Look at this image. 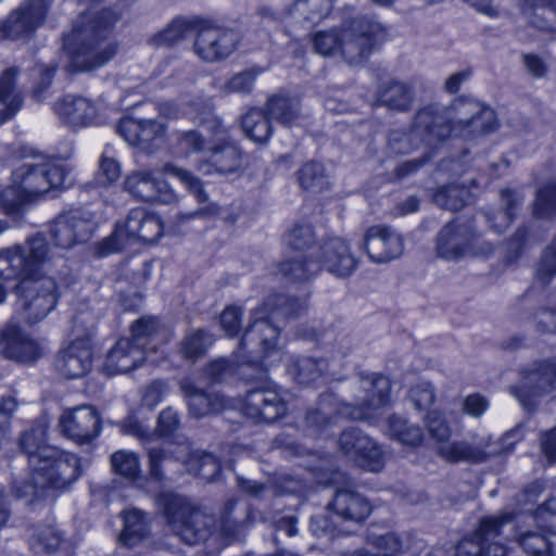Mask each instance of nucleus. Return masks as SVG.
<instances>
[{
  "label": "nucleus",
  "instance_id": "1",
  "mask_svg": "<svg viewBox=\"0 0 556 556\" xmlns=\"http://www.w3.org/2000/svg\"><path fill=\"white\" fill-rule=\"evenodd\" d=\"M53 257L42 236L0 252V277L7 282L18 280L12 287L18 296L14 315L20 321L36 325L55 307L58 285L53 277L46 275Z\"/></svg>",
  "mask_w": 556,
  "mask_h": 556
},
{
  "label": "nucleus",
  "instance_id": "2",
  "mask_svg": "<svg viewBox=\"0 0 556 556\" xmlns=\"http://www.w3.org/2000/svg\"><path fill=\"white\" fill-rule=\"evenodd\" d=\"M46 420H41L21 440V447L28 456L29 472L15 479L12 492L29 503L48 497L53 490L64 489L81 473L79 458L72 453L59 451L46 442Z\"/></svg>",
  "mask_w": 556,
  "mask_h": 556
},
{
  "label": "nucleus",
  "instance_id": "3",
  "mask_svg": "<svg viewBox=\"0 0 556 556\" xmlns=\"http://www.w3.org/2000/svg\"><path fill=\"white\" fill-rule=\"evenodd\" d=\"M412 126L424 140L444 142L452 136L465 140L497 131L500 123L494 110L470 96H456L450 105L429 103L418 109Z\"/></svg>",
  "mask_w": 556,
  "mask_h": 556
},
{
  "label": "nucleus",
  "instance_id": "4",
  "mask_svg": "<svg viewBox=\"0 0 556 556\" xmlns=\"http://www.w3.org/2000/svg\"><path fill=\"white\" fill-rule=\"evenodd\" d=\"M384 31L382 24L371 17L361 14L345 18L340 27L315 30V53L340 54L344 59L352 55L365 58L379 43Z\"/></svg>",
  "mask_w": 556,
  "mask_h": 556
},
{
  "label": "nucleus",
  "instance_id": "5",
  "mask_svg": "<svg viewBox=\"0 0 556 556\" xmlns=\"http://www.w3.org/2000/svg\"><path fill=\"white\" fill-rule=\"evenodd\" d=\"M71 184L70 174L59 163L23 164L13 173L12 185L0 194V203L8 214L40 195Z\"/></svg>",
  "mask_w": 556,
  "mask_h": 556
},
{
  "label": "nucleus",
  "instance_id": "6",
  "mask_svg": "<svg viewBox=\"0 0 556 556\" xmlns=\"http://www.w3.org/2000/svg\"><path fill=\"white\" fill-rule=\"evenodd\" d=\"M111 21L83 16L75 28L65 36L64 49L79 71H90L108 63L116 53V46L105 40Z\"/></svg>",
  "mask_w": 556,
  "mask_h": 556
},
{
  "label": "nucleus",
  "instance_id": "7",
  "mask_svg": "<svg viewBox=\"0 0 556 556\" xmlns=\"http://www.w3.org/2000/svg\"><path fill=\"white\" fill-rule=\"evenodd\" d=\"M164 513L172 530L187 544L208 539L227 541L235 534V525L227 520L217 526L212 516L192 508L186 498L178 495L164 497Z\"/></svg>",
  "mask_w": 556,
  "mask_h": 556
},
{
  "label": "nucleus",
  "instance_id": "8",
  "mask_svg": "<svg viewBox=\"0 0 556 556\" xmlns=\"http://www.w3.org/2000/svg\"><path fill=\"white\" fill-rule=\"evenodd\" d=\"M167 331L154 317H143L131 327V338L119 339L110 350L103 364L109 375L126 374L141 366L149 351L165 342Z\"/></svg>",
  "mask_w": 556,
  "mask_h": 556
},
{
  "label": "nucleus",
  "instance_id": "9",
  "mask_svg": "<svg viewBox=\"0 0 556 556\" xmlns=\"http://www.w3.org/2000/svg\"><path fill=\"white\" fill-rule=\"evenodd\" d=\"M163 224L159 216L143 207H136L127 216L117 222L114 232L99 248L104 256L134 244H153L163 235Z\"/></svg>",
  "mask_w": 556,
  "mask_h": 556
},
{
  "label": "nucleus",
  "instance_id": "10",
  "mask_svg": "<svg viewBox=\"0 0 556 556\" xmlns=\"http://www.w3.org/2000/svg\"><path fill=\"white\" fill-rule=\"evenodd\" d=\"M285 302V296L274 295L254 309L253 321L247 329L240 346L249 362H261L276 350L279 329L273 323Z\"/></svg>",
  "mask_w": 556,
  "mask_h": 556
},
{
  "label": "nucleus",
  "instance_id": "11",
  "mask_svg": "<svg viewBox=\"0 0 556 556\" xmlns=\"http://www.w3.org/2000/svg\"><path fill=\"white\" fill-rule=\"evenodd\" d=\"M480 233L473 217L452 218L440 228L434 238L438 257L444 261H458L469 253H477Z\"/></svg>",
  "mask_w": 556,
  "mask_h": 556
},
{
  "label": "nucleus",
  "instance_id": "12",
  "mask_svg": "<svg viewBox=\"0 0 556 556\" xmlns=\"http://www.w3.org/2000/svg\"><path fill=\"white\" fill-rule=\"evenodd\" d=\"M337 446L340 455L359 469L379 472L386 466L384 452L380 444L359 428L341 430Z\"/></svg>",
  "mask_w": 556,
  "mask_h": 556
},
{
  "label": "nucleus",
  "instance_id": "13",
  "mask_svg": "<svg viewBox=\"0 0 556 556\" xmlns=\"http://www.w3.org/2000/svg\"><path fill=\"white\" fill-rule=\"evenodd\" d=\"M521 383L514 388L515 396L527 409H534L539 397L556 392V358L535 359L520 369Z\"/></svg>",
  "mask_w": 556,
  "mask_h": 556
},
{
  "label": "nucleus",
  "instance_id": "14",
  "mask_svg": "<svg viewBox=\"0 0 556 556\" xmlns=\"http://www.w3.org/2000/svg\"><path fill=\"white\" fill-rule=\"evenodd\" d=\"M315 254V264L338 278H349L354 274L358 260L351 251L348 240L341 237H327L319 244Z\"/></svg>",
  "mask_w": 556,
  "mask_h": 556
},
{
  "label": "nucleus",
  "instance_id": "15",
  "mask_svg": "<svg viewBox=\"0 0 556 556\" xmlns=\"http://www.w3.org/2000/svg\"><path fill=\"white\" fill-rule=\"evenodd\" d=\"M124 188L132 197L142 201H157L173 203L177 201V194L163 179L161 172L141 168L128 174L124 181Z\"/></svg>",
  "mask_w": 556,
  "mask_h": 556
},
{
  "label": "nucleus",
  "instance_id": "16",
  "mask_svg": "<svg viewBox=\"0 0 556 556\" xmlns=\"http://www.w3.org/2000/svg\"><path fill=\"white\" fill-rule=\"evenodd\" d=\"M362 248L377 264L390 262L404 253V237L386 224H376L365 231Z\"/></svg>",
  "mask_w": 556,
  "mask_h": 556
},
{
  "label": "nucleus",
  "instance_id": "17",
  "mask_svg": "<svg viewBox=\"0 0 556 556\" xmlns=\"http://www.w3.org/2000/svg\"><path fill=\"white\" fill-rule=\"evenodd\" d=\"M238 36L232 30L213 25L202 26L194 39V53L202 60L214 62L228 58L236 49Z\"/></svg>",
  "mask_w": 556,
  "mask_h": 556
},
{
  "label": "nucleus",
  "instance_id": "18",
  "mask_svg": "<svg viewBox=\"0 0 556 556\" xmlns=\"http://www.w3.org/2000/svg\"><path fill=\"white\" fill-rule=\"evenodd\" d=\"M327 510L342 521L364 522L372 511L368 497L353 486H339L327 503Z\"/></svg>",
  "mask_w": 556,
  "mask_h": 556
},
{
  "label": "nucleus",
  "instance_id": "19",
  "mask_svg": "<svg viewBox=\"0 0 556 556\" xmlns=\"http://www.w3.org/2000/svg\"><path fill=\"white\" fill-rule=\"evenodd\" d=\"M60 427L71 440L85 443L99 434L100 417L93 407L79 406L63 413Z\"/></svg>",
  "mask_w": 556,
  "mask_h": 556
},
{
  "label": "nucleus",
  "instance_id": "20",
  "mask_svg": "<svg viewBox=\"0 0 556 556\" xmlns=\"http://www.w3.org/2000/svg\"><path fill=\"white\" fill-rule=\"evenodd\" d=\"M508 514L500 516H483L471 536L465 539V543L472 544L473 553H482L483 556H507V547L503 543L490 542V536L500 535L504 525L510 520Z\"/></svg>",
  "mask_w": 556,
  "mask_h": 556
},
{
  "label": "nucleus",
  "instance_id": "21",
  "mask_svg": "<svg viewBox=\"0 0 556 556\" xmlns=\"http://www.w3.org/2000/svg\"><path fill=\"white\" fill-rule=\"evenodd\" d=\"M92 346L88 338L71 342L59 354L55 367L68 379L83 377L91 368Z\"/></svg>",
  "mask_w": 556,
  "mask_h": 556
},
{
  "label": "nucleus",
  "instance_id": "22",
  "mask_svg": "<svg viewBox=\"0 0 556 556\" xmlns=\"http://www.w3.org/2000/svg\"><path fill=\"white\" fill-rule=\"evenodd\" d=\"M59 118L73 128L89 127L98 124V110L88 99L66 96L55 105Z\"/></svg>",
  "mask_w": 556,
  "mask_h": 556
},
{
  "label": "nucleus",
  "instance_id": "23",
  "mask_svg": "<svg viewBox=\"0 0 556 556\" xmlns=\"http://www.w3.org/2000/svg\"><path fill=\"white\" fill-rule=\"evenodd\" d=\"M243 409L244 414L250 418L261 419L266 422L277 420L287 412L285 402L273 390H254L249 392Z\"/></svg>",
  "mask_w": 556,
  "mask_h": 556
},
{
  "label": "nucleus",
  "instance_id": "24",
  "mask_svg": "<svg viewBox=\"0 0 556 556\" xmlns=\"http://www.w3.org/2000/svg\"><path fill=\"white\" fill-rule=\"evenodd\" d=\"M91 230L90 219L83 217L79 212H71L58 218L52 229V237L56 245L67 249L76 242L87 240Z\"/></svg>",
  "mask_w": 556,
  "mask_h": 556
},
{
  "label": "nucleus",
  "instance_id": "25",
  "mask_svg": "<svg viewBox=\"0 0 556 556\" xmlns=\"http://www.w3.org/2000/svg\"><path fill=\"white\" fill-rule=\"evenodd\" d=\"M226 136L224 140H217L208 149V160L200 164L199 169L206 175L218 173L227 175L237 172L241 166V153L239 149L229 142Z\"/></svg>",
  "mask_w": 556,
  "mask_h": 556
},
{
  "label": "nucleus",
  "instance_id": "26",
  "mask_svg": "<svg viewBox=\"0 0 556 556\" xmlns=\"http://www.w3.org/2000/svg\"><path fill=\"white\" fill-rule=\"evenodd\" d=\"M8 357L22 363L36 361L42 352L39 343L23 334L16 326L7 327L1 334Z\"/></svg>",
  "mask_w": 556,
  "mask_h": 556
},
{
  "label": "nucleus",
  "instance_id": "27",
  "mask_svg": "<svg viewBox=\"0 0 556 556\" xmlns=\"http://www.w3.org/2000/svg\"><path fill=\"white\" fill-rule=\"evenodd\" d=\"M520 9L530 27L556 34V0H521Z\"/></svg>",
  "mask_w": 556,
  "mask_h": 556
},
{
  "label": "nucleus",
  "instance_id": "28",
  "mask_svg": "<svg viewBox=\"0 0 556 556\" xmlns=\"http://www.w3.org/2000/svg\"><path fill=\"white\" fill-rule=\"evenodd\" d=\"M46 13L45 0H30L10 15L8 30L16 37L28 34L40 25Z\"/></svg>",
  "mask_w": 556,
  "mask_h": 556
},
{
  "label": "nucleus",
  "instance_id": "29",
  "mask_svg": "<svg viewBox=\"0 0 556 556\" xmlns=\"http://www.w3.org/2000/svg\"><path fill=\"white\" fill-rule=\"evenodd\" d=\"M178 426V415L172 408H166L160 414L156 429L153 432L148 431L140 421L134 418L125 421L123 429L125 433L132 434L146 442L168 438L177 430Z\"/></svg>",
  "mask_w": 556,
  "mask_h": 556
},
{
  "label": "nucleus",
  "instance_id": "30",
  "mask_svg": "<svg viewBox=\"0 0 556 556\" xmlns=\"http://www.w3.org/2000/svg\"><path fill=\"white\" fill-rule=\"evenodd\" d=\"M374 104L407 113L414 104V91L406 83L392 80L377 90Z\"/></svg>",
  "mask_w": 556,
  "mask_h": 556
},
{
  "label": "nucleus",
  "instance_id": "31",
  "mask_svg": "<svg viewBox=\"0 0 556 556\" xmlns=\"http://www.w3.org/2000/svg\"><path fill=\"white\" fill-rule=\"evenodd\" d=\"M387 427L390 438L403 447L418 448L426 442L425 428L421 425L410 422L409 419L397 414H391L387 418Z\"/></svg>",
  "mask_w": 556,
  "mask_h": 556
},
{
  "label": "nucleus",
  "instance_id": "32",
  "mask_svg": "<svg viewBox=\"0 0 556 556\" xmlns=\"http://www.w3.org/2000/svg\"><path fill=\"white\" fill-rule=\"evenodd\" d=\"M174 454L177 459L185 464L188 471L206 480H213L220 469L219 463L212 454L191 451L187 443L179 444Z\"/></svg>",
  "mask_w": 556,
  "mask_h": 556
},
{
  "label": "nucleus",
  "instance_id": "33",
  "mask_svg": "<svg viewBox=\"0 0 556 556\" xmlns=\"http://www.w3.org/2000/svg\"><path fill=\"white\" fill-rule=\"evenodd\" d=\"M500 201L501 208L491 211L486 217L494 230L502 233L515 223L519 206L522 204V198L511 187H504L500 190Z\"/></svg>",
  "mask_w": 556,
  "mask_h": 556
},
{
  "label": "nucleus",
  "instance_id": "34",
  "mask_svg": "<svg viewBox=\"0 0 556 556\" xmlns=\"http://www.w3.org/2000/svg\"><path fill=\"white\" fill-rule=\"evenodd\" d=\"M225 137L226 128L216 122L210 138L204 137V135L199 130H187L180 132L177 140V150L186 156L197 152L208 153V149L215 143V141L224 140Z\"/></svg>",
  "mask_w": 556,
  "mask_h": 556
},
{
  "label": "nucleus",
  "instance_id": "35",
  "mask_svg": "<svg viewBox=\"0 0 556 556\" xmlns=\"http://www.w3.org/2000/svg\"><path fill=\"white\" fill-rule=\"evenodd\" d=\"M182 391L187 397L189 412L195 418L220 412L226 405L218 395L207 394L191 383H184Z\"/></svg>",
  "mask_w": 556,
  "mask_h": 556
},
{
  "label": "nucleus",
  "instance_id": "36",
  "mask_svg": "<svg viewBox=\"0 0 556 556\" xmlns=\"http://www.w3.org/2000/svg\"><path fill=\"white\" fill-rule=\"evenodd\" d=\"M266 108L270 118L283 126L298 125L302 119L301 106L296 98L276 94L268 99Z\"/></svg>",
  "mask_w": 556,
  "mask_h": 556
},
{
  "label": "nucleus",
  "instance_id": "37",
  "mask_svg": "<svg viewBox=\"0 0 556 556\" xmlns=\"http://www.w3.org/2000/svg\"><path fill=\"white\" fill-rule=\"evenodd\" d=\"M439 456L448 463L469 462L472 465L486 462L489 454L483 447L473 446L466 441H455L438 446Z\"/></svg>",
  "mask_w": 556,
  "mask_h": 556
},
{
  "label": "nucleus",
  "instance_id": "38",
  "mask_svg": "<svg viewBox=\"0 0 556 556\" xmlns=\"http://www.w3.org/2000/svg\"><path fill=\"white\" fill-rule=\"evenodd\" d=\"M531 210L535 219H556V178L542 182L535 189Z\"/></svg>",
  "mask_w": 556,
  "mask_h": 556
},
{
  "label": "nucleus",
  "instance_id": "39",
  "mask_svg": "<svg viewBox=\"0 0 556 556\" xmlns=\"http://www.w3.org/2000/svg\"><path fill=\"white\" fill-rule=\"evenodd\" d=\"M470 190L459 182H446L438 186L432 193L435 204L448 211H460L468 204Z\"/></svg>",
  "mask_w": 556,
  "mask_h": 556
},
{
  "label": "nucleus",
  "instance_id": "40",
  "mask_svg": "<svg viewBox=\"0 0 556 556\" xmlns=\"http://www.w3.org/2000/svg\"><path fill=\"white\" fill-rule=\"evenodd\" d=\"M149 519L147 515L136 508H131L124 514V528L119 535V541L128 546H132L146 538L149 533Z\"/></svg>",
  "mask_w": 556,
  "mask_h": 556
},
{
  "label": "nucleus",
  "instance_id": "41",
  "mask_svg": "<svg viewBox=\"0 0 556 556\" xmlns=\"http://www.w3.org/2000/svg\"><path fill=\"white\" fill-rule=\"evenodd\" d=\"M242 129L245 136L256 142H266L273 132L268 116L261 110H250L242 116Z\"/></svg>",
  "mask_w": 556,
  "mask_h": 556
},
{
  "label": "nucleus",
  "instance_id": "42",
  "mask_svg": "<svg viewBox=\"0 0 556 556\" xmlns=\"http://www.w3.org/2000/svg\"><path fill=\"white\" fill-rule=\"evenodd\" d=\"M517 542L528 556H554L553 543L542 529L520 533Z\"/></svg>",
  "mask_w": 556,
  "mask_h": 556
},
{
  "label": "nucleus",
  "instance_id": "43",
  "mask_svg": "<svg viewBox=\"0 0 556 556\" xmlns=\"http://www.w3.org/2000/svg\"><path fill=\"white\" fill-rule=\"evenodd\" d=\"M392 382L388 375L381 372L371 374V389L365 404L370 409H382L391 403Z\"/></svg>",
  "mask_w": 556,
  "mask_h": 556
},
{
  "label": "nucleus",
  "instance_id": "44",
  "mask_svg": "<svg viewBox=\"0 0 556 556\" xmlns=\"http://www.w3.org/2000/svg\"><path fill=\"white\" fill-rule=\"evenodd\" d=\"M338 336L334 333V329H326V331H319L315 328V349H325L330 354V359H333L336 353H341L345 356V352H341L337 348ZM329 358L324 356H315V374L324 375V370L328 368Z\"/></svg>",
  "mask_w": 556,
  "mask_h": 556
},
{
  "label": "nucleus",
  "instance_id": "45",
  "mask_svg": "<svg viewBox=\"0 0 556 556\" xmlns=\"http://www.w3.org/2000/svg\"><path fill=\"white\" fill-rule=\"evenodd\" d=\"M532 231L529 226L521 224L517 227L510 237L504 241L505 260L508 264H514L523 256L531 238Z\"/></svg>",
  "mask_w": 556,
  "mask_h": 556
},
{
  "label": "nucleus",
  "instance_id": "46",
  "mask_svg": "<svg viewBox=\"0 0 556 556\" xmlns=\"http://www.w3.org/2000/svg\"><path fill=\"white\" fill-rule=\"evenodd\" d=\"M111 465L115 473L135 480L141 472L140 460L136 453L126 450H119L112 454Z\"/></svg>",
  "mask_w": 556,
  "mask_h": 556
},
{
  "label": "nucleus",
  "instance_id": "47",
  "mask_svg": "<svg viewBox=\"0 0 556 556\" xmlns=\"http://www.w3.org/2000/svg\"><path fill=\"white\" fill-rule=\"evenodd\" d=\"M375 545L378 549H382V553H370L361 548V551L352 553L351 556H401L404 547L401 536L394 532L379 534L375 540Z\"/></svg>",
  "mask_w": 556,
  "mask_h": 556
},
{
  "label": "nucleus",
  "instance_id": "48",
  "mask_svg": "<svg viewBox=\"0 0 556 556\" xmlns=\"http://www.w3.org/2000/svg\"><path fill=\"white\" fill-rule=\"evenodd\" d=\"M534 277L542 283L543 287H547L554 281L556 277V242L553 241L546 245L539 260V264L535 268Z\"/></svg>",
  "mask_w": 556,
  "mask_h": 556
},
{
  "label": "nucleus",
  "instance_id": "49",
  "mask_svg": "<svg viewBox=\"0 0 556 556\" xmlns=\"http://www.w3.org/2000/svg\"><path fill=\"white\" fill-rule=\"evenodd\" d=\"M426 429L431 439L438 443H447L452 429L444 414L439 409H431L425 416Z\"/></svg>",
  "mask_w": 556,
  "mask_h": 556
},
{
  "label": "nucleus",
  "instance_id": "50",
  "mask_svg": "<svg viewBox=\"0 0 556 556\" xmlns=\"http://www.w3.org/2000/svg\"><path fill=\"white\" fill-rule=\"evenodd\" d=\"M162 173L176 177L200 202L206 200L207 195L201 181L187 169L178 167L173 163H167L164 165Z\"/></svg>",
  "mask_w": 556,
  "mask_h": 556
},
{
  "label": "nucleus",
  "instance_id": "51",
  "mask_svg": "<svg viewBox=\"0 0 556 556\" xmlns=\"http://www.w3.org/2000/svg\"><path fill=\"white\" fill-rule=\"evenodd\" d=\"M15 76L14 70H7L0 77V103L8 106L12 114L20 109L22 103L21 96L15 90Z\"/></svg>",
  "mask_w": 556,
  "mask_h": 556
},
{
  "label": "nucleus",
  "instance_id": "52",
  "mask_svg": "<svg viewBox=\"0 0 556 556\" xmlns=\"http://www.w3.org/2000/svg\"><path fill=\"white\" fill-rule=\"evenodd\" d=\"M534 520L540 529L545 531L547 535H556V497L541 503L534 509Z\"/></svg>",
  "mask_w": 556,
  "mask_h": 556
},
{
  "label": "nucleus",
  "instance_id": "53",
  "mask_svg": "<svg viewBox=\"0 0 556 556\" xmlns=\"http://www.w3.org/2000/svg\"><path fill=\"white\" fill-rule=\"evenodd\" d=\"M212 343L208 333L198 330L188 334L181 342V352L188 358L198 357L205 352Z\"/></svg>",
  "mask_w": 556,
  "mask_h": 556
},
{
  "label": "nucleus",
  "instance_id": "54",
  "mask_svg": "<svg viewBox=\"0 0 556 556\" xmlns=\"http://www.w3.org/2000/svg\"><path fill=\"white\" fill-rule=\"evenodd\" d=\"M433 151L428 150L425 151L424 154H421L417 159L406 160L402 161L400 164H396V166L392 169L393 177L401 181V179H404L406 177H410V175L417 174L419 169L422 168L428 162H431L433 159Z\"/></svg>",
  "mask_w": 556,
  "mask_h": 556
},
{
  "label": "nucleus",
  "instance_id": "55",
  "mask_svg": "<svg viewBox=\"0 0 556 556\" xmlns=\"http://www.w3.org/2000/svg\"><path fill=\"white\" fill-rule=\"evenodd\" d=\"M257 75L258 72L254 70L238 73L226 81L224 89L228 92L248 93L253 89Z\"/></svg>",
  "mask_w": 556,
  "mask_h": 556
},
{
  "label": "nucleus",
  "instance_id": "56",
  "mask_svg": "<svg viewBox=\"0 0 556 556\" xmlns=\"http://www.w3.org/2000/svg\"><path fill=\"white\" fill-rule=\"evenodd\" d=\"M533 318L540 333H556V306H539L533 313Z\"/></svg>",
  "mask_w": 556,
  "mask_h": 556
},
{
  "label": "nucleus",
  "instance_id": "57",
  "mask_svg": "<svg viewBox=\"0 0 556 556\" xmlns=\"http://www.w3.org/2000/svg\"><path fill=\"white\" fill-rule=\"evenodd\" d=\"M189 29L188 24L182 20H176L163 29L155 38L159 45H174L184 39Z\"/></svg>",
  "mask_w": 556,
  "mask_h": 556
},
{
  "label": "nucleus",
  "instance_id": "58",
  "mask_svg": "<svg viewBox=\"0 0 556 556\" xmlns=\"http://www.w3.org/2000/svg\"><path fill=\"white\" fill-rule=\"evenodd\" d=\"M165 134L163 124L154 121H141L139 144L148 147L162 141Z\"/></svg>",
  "mask_w": 556,
  "mask_h": 556
},
{
  "label": "nucleus",
  "instance_id": "59",
  "mask_svg": "<svg viewBox=\"0 0 556 556\" xmlns=\"http://www.w3.org/2000/svg\"><path fill=\"white\" fill-rule=\"evenodd\" d=\"M61 540V533L52 526L38 527L33 535L34 543L42 546L46 551L55 549Z\"/></svg>",
  "mask_w": 556,
  "mask_h": 556
},
{
  "label": "nucleus",
  "instance_id": "60",
  "mask_svg": "<svg viewBox=\"0 0 556 556\" xmlns=\"http://www.w3.org/2000/svg\"><path fill=\"white\" fill-rule=\"evenodd\" d=\"M119 176L121 166L118 162L105 151L100 161L99 179L103 184H111L116 181Z\"/></svg>",
  "mask_w": 556,
  "mask_h": 556
},
{
  "label": "nucleus",
  "instance_id": "61",
  "mask_svg": "<svg viewBox=\"0 0 556 556\" xmlns=\"http://www.w3.org/2000/svg\"><path fill=\"white\" fill-rule=\"evenodd\" d=\"M240 317L241 312L237 306H228L223 311L219 317V324L225 330L226 334L231 337L239 331Z\"/></svg>",
  "mask_w": 556,
  "mask_h": 556
},
{
  "label": "nucleus",
  "instance_id": "62",
  "mask_svg": "<svg viewBox=\"0 0 556 556\" xmlns=\"http://www.w3.org/2000/svg\"><path fill=\"white\" fill-rule=\"evenodd\" d=\"M489 407L488 397L481 395L479 392L469 393V395L465 396V401L463 403V409L470 416L480 417L486 412Z\"/></svg>",
  "mask_w": 556,
  "mask_h": 556
},
{
  "label": "nucleus",
  "instance_id": "63",
  "mask_svg": "<svg viewBox=\"0 0 556 556\" xmlns=\"http://www.w3.org/2000/svg\"><path fill=\"white\" fill-rule=\"evenodd\" d=\"M522 62L528 71L534 78H543L548 72L547 64L543 58L535 53H523Z\"/></svg>",
  "mask_w": 556,
  "mask_h": 556
},
{
  "label": "nucleus",
  "instance_id": "64",
  "mask_svg": "<svg viewBox=\"0 0 556 556\" xmlns=\"http://www.w3.org/2000/svg\"><path fill=\"white\" fill-rule=\"evenodd\" d=\"M141 121L135 118L122 119L118 125V131L121 136L129 144H139Z\"/></svg>",
  "mask_w": 556,
  "mask_h": 556
}]
</instances>
